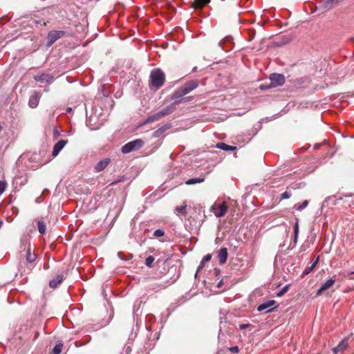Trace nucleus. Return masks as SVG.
Masks as SVG:
<instances>
[{"mask_svg":"<svg viewBox=\"0 0 354 354\" xmlns=\"http://www.w3.org/2000/svg\"><path fill=\"white\" fill-rule=\"evenodd\" d=\"M198 86V80H192L187 82L173 93L171 98L173 100H182L183 102L184 100L183 97L192 91L194 89L196 88Z\"/></svg>","mask_w":354,"mask_h":354,"instance_id":"1","label":"nucleus"},{"mask_svg":"<svg viewBox=\"0 0 354 354\" xmlns=\"http://www.w3.org/2000/svg\"><path fill=\"white\" fill-rule=\"evenodd\" d=\"M165 73L160 68H155L151 71L149 77V86L156 90L160 88L165 83Z\"/></svg>","mask_w":354,"mask_h":354,"instance_id":"2","label":"nucleus"},{"mask_svg":"<svg viewBox=\"0 0 354 354\" xmlns=\"http://www.w3.org/2000/svg\"><path fill=\"white\" fill-rule=\"evenodd\" d=\"M143 145L144 142L141 139H136L125 144L122 147V152L123 153H128L140 149Z\"/></svg>","mask_w":354,"mask_h":354,"instance_id":"3","label":"nucleus"},{"mask_svg":"<svg viewBox=\"0 0 354 354\" xmlns=\"http://www.w3.org/2000/svg\"><path fill=\"white\" fill-rule=\"evenodd\" d=\"M270 84L269 87H277L281 86L285 82V77L283 75L279 73H272L270 76Z\"/></svg>","mask_w":354,"mask_h":354,"instance_id":"4","label":"nucleus"},{"mask_svg":"<svg viewBox=\"0 0 354 354\" xmlns=\"http://www.w3.org/2000/svg\"><path fill=\"white\" fill-rule=\"evenodd\" d=\"M34 79L37 82H39L41 83H51L54 80V77L50 74H47L44 73H41L37 74Z\"/></svg>","mask_w":354,"mask_h":354,"instance_id":"5","label":"nucleus"},{"mask_svg":"<svg viewBox=\"0 0 354 354\" xmlns=\"http://www.w3.org/2000/svg\"><path fill=\"white\" fill-rule=\"evenodd\" d=\"M275 303L276 301L274 300H268L259 305V306L257 307V310L259 312L266 310V313H270L276 308L272 307L273 305L275 304Z\"/></svg>","mask_w":354,"mask_h":354,"instance_id":"6","label":"nucleus"},{"mask_svg":"<svg viewBox=\"0 0 354 354\" xmlns=\"http://www.w3.org/2000/svg\"><path fill=\"white\" fill-rule=\"evenodd\" d=\"M63 35H64L63 31H56V30L50 31L48 33V37H47L48 46H51L59 38H60Z\"/></svg>","mask_w":354,"mask_h":354,"instance_id":"7","label":"nucleus"},{"mask_svg":"<svg viewBox=\"0 0 354 354\" xmlns=\"http://www.w3.org/2000/svg\"><path fill=\"white\" fill-rule=\"evenodd\" d=\"M174 102L167 106L164 109H162L160 111L162 114L163 117H165L171 113H173L176 110V104H180L182 102V100H174Z\"/></svg>","mask_w":354,"mask_h":354,"instance_id":"8","label":"nucleus"},{"mask_svg":"<svg viewBox=\"0 0 354 354\" xmlns=\"http://www.w3.org/2000/svg\"><path fill=\"white\" fill-rule=\"evenodd\" d=\"M41 97V94L38 91H35L33 94L30 97L28 105L30 108H36L39 102V100Z\"/></svg>","mask_w":354,"mask_h":354,"instance_id":"9","label":"nucleus"},{"mask_svg":"<svg viewBox=\"0 0 354 354\" xmlns=\"http://www.w3.org/2000/svg\"><path fill=\"white\" fill-rule=\"evenodd\" d=\"M67 142L68 141L66 140H59L53 147L52 156L53 157H56L61 151V150L65 147Z\"/></svg>","mask_w":354,"mask_h":354,"instance_id":"10","label":"nucleus"},{"mask_svg":"<svg viewBox=\"0 0 354 354\" xmlns=\"http://www.w3.org/2000/svg\"><path fill=\"white\" fill-rule=\"evenodd\" d=\"M227 211V206L225 203L218 205L217 207H214V215L217 218H220L223 216Z\"/></svg>","mask_w":354,"mask_h":354,"instance_id":"11","label":"nucleus"},{"mask_svg":"<svg viewBox=\"0 0 354 354\" xmlns=\"http://www.w3.org/2000/svg\"><path fill=\"white\" fill-rule=\"evenodd\" d=\"M335 282V276L326 280L317 292V295H320L323 291L329 289Z\"/></svg>","mask_w":354,"mask_h":354,"instance_id":"12","label":"nucleus"},{"mask_svg":"<svg viewBox=\"0 0 354 354\" xmlns=\"http://www.w3.org/2000/svg\"><path fill=\"white\" fill-rule=\"evenodd\" d=\"M64 279V274L63 272L57 273L55 277H53L49 282V286L50 288H55L57 287L59 284H60Z\"/></svg>","mask_w":354,"mask_h":354,"instance_id":"13","label":"nucleus"},{"mask_svg":"<svg viewBox=\"0 0 354 354\" xmlns=\"http://www.w3.org/2000/svg\"><path fill=\"white\" fill-rule=\"evenodd\" d=\"M110 159L108 158H106L103 160H101L99 161L95 166V171L96 172H100L103 171L107 165L110 163Z\"/></svg>","mask_w":354,"mask_h":354,"instance_id":"14","label":"nucleus"},{"mask_svg":"<svg viewBox=\"0 0 354 354\" xmlns=\"http://www.w3.org/2000/svg\"><path fill=\"white\" fill-rule=\"evenodd\" d=\"M210 2V0H194L192 6L195 10L201 9Z\"/></svg>","mask_w":354,"mask_h":354,"instance_id":"15","label":"nucleus"},{"mask_svg":"<svg viewBox=\"0 0 354 354\" xmlns=\"http://www.w3.org/2000/svg\"><path fill=\"white\" fill-rule=\"evenodd\" d=\"M218 258L220 263L223 264L226 262L227 259V250L225 248H222L220 249L218 254Z\"/></svg>","mask_w":354,"mask_h":354,"instance_id":"16","label":"nucleus"},{"mask_svg":"<svg viewBox=\"0 0 354 354\" xmlns=\"http://www.w3.org/2000/svg\"><path fill=\"white\" fill-rule=\"evenodd\" d=\"M164 118L162 116V114L161 113V111H158L151 115H149L147 119L144 122V124H147V123H149V122H154V121H158L159 120H160L161 118Z\"/></svg>","mask_w":354,"mask_h":354,"instance_id":"17","label":"nucleus"},{"mask_svg":"<svg viewBox=\"0 0 354 354\" xmlns=\"http://www.w3.org/2000/svg\"><path fill=\"white\" fill-rule=\"evenodd\" d=\"M348 346V343L346 340H342L341 341L339 344L335 346L333 351L334 353L337 354L339 352H342Z\"/></svg>","mask_w":354,"mask_h":354,"instance_id":"18","label":"nucleus"},{"mask_svg":"<svg viewBox=\"0 0 354 354\" xmlns=\"http://www.w3.org/2000/svg\"><path fill=\"white\" fill-rule=\"evenodd\" d=\"M216 147L226 151H234L236 149V147L228 145L224 142L217 143Z\"/></svg>","mask_w":354,"mask_h":354,"instance_id":"19","label":"nucleus"},{"mask_svg":"<svg viewBox=\"0 0 354 354\" xmlns=\"http://www.w3.org/2000/svg\"><path fill=\"white\" fill-rule=\"evenodd\" d=\"M36 258H37L36 254L34 252L33 253L31 252V249H30V247L29 246L27 250L26 255V261L28 263H32L35 261Z\"/></svg>","mask_w":354,"mask_h":354,"instance_id":"20","label":"nucleus"},{"mask_svg":"<svg viewBox=\"0 0 354 354\" xmlns=\"http://www.w3.org/2000/svg\"><path fill=\"white\" fill-rule=\"evenodd\" d=\"M169 127H170L169 125H165V126H162V127L158 128L157 130H156L153 133V138L160 137L166 130L169 129Z\"/></svg>","mask_w":354,"mask_h":354,"instance_id":"21","label":"nucleus"},{"mask_svg":"<svg viewBox=\"0 0 354 354\" xmlns=\"http://www.w3.org/2000/svg\"><path fill=\"white\" fill-rule=\"evenodd\" d=\"M204 181V178H192L190 179H188L185 183L187 185H194L196 183H201Z\"/></svg>","mask_w":354,"mask_h":354,"instance_id":"22","label":"nucleus"},{"mask_svg":"<svg viewBox=\"0 0 354 354\" xmlns=\"http://www.w3.org/2000/svg\"><path fill=\"white\" fill-rule=\"evenodd\" d=\"M308 205V201L305 200L301 204H295L294 208L298 211H301L305 209Z\"/></svg>","mask_w":354,"mask_h":354,"instance_id":"23","label":"nucleus"},{"mask_svg":"<svg viewBox=\"0 0 354 354\" xmlns=\"http://www.w3.org/2000/svg\"><path fill=\"white\" fill-rule=\"evenodd\" d=\"M298 236H299V224H298V222L297 221L294 225L293 241H294L295 244H296L297 242Z\"/></svg>","mask_w":354,"mask_h":354,"instance_id":"24","label":"nucleus"},{"mask_svg":"<svg viewBox=\"0 0 354 354\" xmlns=\"http://www.w3.org/2000/svg\"><path fill=\"white\" fill-rule=\"evenodd\" d=\"M38 230L40 234H44L46 232V224L44 222L39 221L37 223Z\"/></svg>","mask_w":354,"mask_h":354,"instance_id":"25","label":"nucleus"},{"mask_svg":"<svg viewBox=\"0 0 354 354\" xmlns=\"http://www.w3.org/2000/svg\"><path fill=\"white\" fill-rule=\"evenodd\" d=\"M63 344L61 342L57 343L53 348V354H59L62 352Z\"/></svg>","mask_w":354,"mask_h":354,"instance_id":"26","label":"nucleus"},{"mask_svg":"<svg viewBox=\"0 0 354 354\" xmlns=\"http://www.w3.org/2000/svg\"><path fill=\"white\" fill-rule=\"evenodd\" d=\"M317 261H318V258L314 261V265H311L310 266L306 268L305 270H304V274L307 275L309 273H310L312 272V270L314 269V268L315 267V266L317 265Z\"/></svg>","mask_w":354,"mask_h":354,"instance_id":"27","label":"nucleus"},{"mask_svg":"<svg viewBox=\"0 0 354 354\" xmlns=\"http://www.w3.org/2000/svg\"><path fill=\"white\" fill-rule=\"evenodd\" d=\"M211 258H212L211 254H206V255L203 258V259L201 260V263H200V266H199V267H198V269H199V268H202V267L203 266V265H204L206 262H207V261H210Z\"/></svg>","mask_w":354,"mask_h":354,"instance_id":"28","label":"nucleus"},{"mask_svg":"<svg viewBox=\"0 0 354 354\" xmlns=\"http://www.w3.org/2000/svg\"><path fill=\"white\" fill-rule=\"evenodd\" d=\"M290 285H286L284 287H283L279 292H277V297H281L283 296L289 289Z\"/></svg>","mask_w":354,"mask_h":354,"instance_id":"29","label":"nucleus"},{"mask_svg":"<svg viewBox=\"0 0 354 354\" xmlns=\"http://www.w3.org/2000/svg\"><path fill=\"white\" fill-rule=\"evenodd\" d=\"M154 260H155V259H154L153 257L149 256L145 259V264H146V266H148V267H151L152 265H153V263L154 262Z\"/></svg>","mask_w":354,"mask_h":354,"instance_id":"30","label":"nucleus"},{"mask_svg":"<svg viewBox=\"0 0 354 354\" xmlns=\"http://www.w3.org/2000/svg\"><path fill=\"white\" fill-rule=\"evenodd\" d=\"M7 187V183L0 180V196L5 192Z\"/></svg>","mask_w":354,"mask_h":354,"instance_id":"31","label":"nucleus"},{"mask_svg":"<svg viewBox=\"0 0 354 354\" xmlns=\"http://www.w3.org/2000/svg\"><path fill=\"white\" fill-rule=\"evenodd\" d=\"M165 234V232L162 229L156 230L153 232V236L156 237H162Z\"/></svg>","mask_w":354,"mask_h":354,"instance_id":"32","label":"nucleus"},{"mask_svg":"<svg viewBox=\"0 0 354 354\" xmlns=\"http://www.w3.org/2000/svg\"><path fill=\"white\" fill-rule=\"evenodd\" d=\"M131 352V346L130 345H125L122 349L121 354H129Z\"/></svg>","mask_w":354,"mask_h":354,"instance_id":"33","label":"nucleus"},{"mask_svg":"<svg viewBox=\"0 0 354 354\" xmlns=\"http://www.w3.org/2000/svg\"><path fill=\"white\" fill-rule=\"evenodd\" d=\"M185 209H186V205H183V206H180V207L176 208V211L178 212V214H180L182 215L185 214V213H186Z\"/></svg>","mask_w":354,"mask_h":354,"instance_id":"34","label":"nucleus"},{"mask_svg":"<svg viewBox=\"0 0 354 354\" xmlns=\"http://www.w3.org/2000/svg\"><path fill=\"white\" fill-rule=\"evenodd\" d=\"M292 194L290 192L286 191L281 194V199H288L291 197Z\"/></svg>","mask_w":354,"mask_h":354,"instance_id":"35","label":"nucleus"},{"mask_svg":"<svg viewBox=\"0 0 354 354\" xmlns=\"http://www.w3.org/2000/svg\"><path fill=\"white\" fill-rule=\"evenodd\" d=\"M229 351L233 353H238L239 351V348L237 346H234L229 348Z\"/></svg>","mask_w":354,"mask_h":354,"instance_id":"36","label":"nucleus"},{"mask_svg":"<svg viewBox=\"0 0 354 354\" xmlns=\"http://www.w3.org/2000/svg\"><path fill=\"white\" fill-rule=\"evenodd\" d=\"M250 326H251V325L250 324H242L239 325V328L240 330H245V329L249 328Z\"/></svg>","mask_w":354,"mask_h":354,"instance_id":"37","label":"nucleus"},{"mask_svg":"<svg viewBox=\"0 0 354 354\" xmlns=\"http://www.w3.org/2000/svg\"><path fill=\"white\" fill-rule=\"evenodd\" d=\"M53 135H54V137H57V136H58V135H59V132H58V131H57V129H54V131H53Z\"/></svg>","mask_w":354,"mask_h":354,"instance_id":"38","label":"nucleus"},{"mask_svg":"<svg viewBox=\"0 0 354 354\" xmlns=\"http://www.w3.org/2000/svg\"><path fill=\"white\" fill-rule=\"evenodd\" d=\"M260 88H261V89H265V88H269L270 87H269V86L261 85V86H260Z\"/></svg>","mask_w":354,"mask_h":354,"instance_id":"39","label":"nucleus"},{"mask_svg":"<svg viewBox=\"0 0 354 354\" xmlns=\"http://www.w3.org/2000/svg\"><path fill=\"white\" fill-rule=\"evenodd\" d=\"M337 1V0H327V2H328V3H334V2H336Z\"/></svg>","mask_w":354,"mask_h":354,"instance_id":"40","label":"nucleus"},{"mask_svg":"<svg viewBox=\"0 0 354 354\" xmlns=\"http://www.w3.org/2000/svg\"><path fill=\"white\" fill-rule=\"evenodd\" d=\"M223 42L222 41H220L218 43V46H220V47H221V48H223Z\"/></svg>","mask_w":354,"mask_h":354,"instance_id":"41","label":"nucleus"},{"mask_svg":"<svg viewBox=\"0 0 354 354\" xmlns=\"http://www.w3.org/2000/svg\"><path fill=\"white\" fill-rule=\"evenodd\" d=\"M120 181V180H115V181H113V182H112V183H111V185H115V184H116V183H119Z\"/></svg>","mask_w":354,"mask_h":354,"instance_id":"42","label":"nucleus"},{"mask_svg":"<svg viewBox=\"0 0 354 354\" xmlns=\"http://www.w3.org/2000/svg\"><path fill=\"white\" fill-rule=\"evenodd\" d=\"M2 225H3V222L1 221H0V228L1 227Z\"/></svg>","mask_w":354,"mask_h":354,"instance_id":"43","label":"nucleus"},{"mask_svg":"<svg viewBox=\"0 0 354 354\" xmlns=\"http://www.w3.org/2000/svg\"><path fill=\"white\" fill-rule=\"evenodd\" d=\"M71 111V108H68L67 111Z\"/></svg>","mask_w":354,"mask_h":354,"instance_id":"44","label":"nucleus"}]
</instances>
